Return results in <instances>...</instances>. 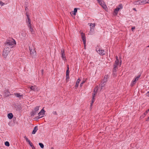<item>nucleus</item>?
I'll list each match as a JSON object with an SVG mask.
<instances>
[{"label": "nucleus", "mask_w": 149, "mask_h": 149, "mask_svg": "<svg viewBox=\"0 0 149 149\" xmlns=\"http://www.w3.org/2000/svg\"><path fill=\"white\" fill-rule=\"evenodd\" d=\"M149 120V117H148V118L146 119V121H148Z\"/></svg>", "instance_id": "43"}, {"label": "nucleus", "mask_w": 149, "mask_h": 149, "mask_svg": "<svg viewBox=\"0 0 149 149\" xmlns=\"http://www.w3.org/2000/svg\"><path fill=\"white\" fill-rule=\"evenodd\" d=\"M38 130V126H35V127L34 128V129L32 132V134H35Z\"/></svg>", "instance_id": "16"}, {"label": "nucleus", "mask_w": 149, "mask_h": 149, "mask_svg": "<svg viewBox=\"0 0 149 149\" xmlns=\"http://www.w3.org/2000/svg\"><path fill=\"white\" fill-rule=\"evenodd\" d=\"M44 108L41 110V111L38 113V115L40 116H43V115L44 114L45 111L43 109Z\"/></svg>", "instance_id": "14"}, {"label": "nucleus", "mask_w": 149, "mask_h": 149, "mask_svg": "<svg viewBox=\"0 0 149 149\" xmlns=\"http://www.w3.org/2000/svg\"><path fill=\"white\" fill-rule=\"evenodd\" d=\"M69 71L68 70H66V75H69Z\"/></svg>", "instance_id": "37"}, {"label": "nucleus", "mask_w": 149, "mask_h": 149, "mask_svg": "<svg viewBox=\"0 0 149 149\" xmlns=\"http://www.w3.org/2000/svg\"><path fill=\"white\" fill-rule=\"evenodd\" d=\"M81 81V80L79 78L77 80L76 84L75 86V88H77L79 86V83L80 81Z\"/></svg>", "instance_id": "18"}, {"label": "nucleus", "mask_w": 149, "mask_h": 149, "mask_svg": "<svg viewBox=\"0 0 149 149\" xmlns=\"http://www.w3.org/2000/svg\"><path fill=\"white\" fill-rule=\"evenodd\" d=\"M5 145L6 146L8 147L10 146V144L8 141H6L5 143Z\"/></svg>", "instance_id": "25"}, {"label": "nucleus", "mask_w": 149, "mask_h": 149, "mask_svg": "<svg viewBox=\"0 0 149 149\" xmlns=\"http://www.w3.org/2000/svg\"><path fill=\"white\" fill-rule=\"evenodd\" d=\"M122 63L121 58L120 57L118 58L117 56H116V60L115 61V63L113 65V74H115L116 71L118 69V66H120Z\"/></svg>", "instance_id": "1"}, {"label": "nucleus", "mask_w": 149, "mask_h": 149, "mask_svg": "<svg viewBox=\"0 0 149 149\" xmlns=\"http://www.w3.org/2000/svg\"><path fill=\"white\" fill-rule=\"evenodd\" d=\"M140 76V75H138L132 80V83H131V86H132L135 84L136 81L138 80Z\"/></svg>", "instance_id": "7"}, {"label": "nucleus", "mask_w": 149, "mask_h": 149, "mask_svg": "<svg viewBox=\"0 0 149 149\" xmlns=\"http://www.w3.org/2000/svg\"><path fill=\"white\" fill-rule=\"evenodd\" d=\"M10 50V49L8 47L6 48L5 49L3 53V55L4 57H6L7 56L9 53Z\"/></svg>", "instance_id": "3"}, {"label": "nucleus", "mask_w": 149, "mask_h": 149, "mask_svg": "<svg viewBox=\"0 0 149 149\" xmlns=\"http://www.w3.org/2000/svg\"><path fill=\"white\" fill-rule=\"evenodd\" d=\"M147 3L146 0H138L134 3V4H144Z\"/></svg>", "instance_id": "5"}, {"label": "nucleus", "mask_w": 149, "mask_h": 149, "mask_svg": "<svg viewBox=\"0 0 149 149\" xmlns=\"http://www.w3.org/2000/svg\"><path fill=\"white\" fill-rule=\"evenodd\" d=\"M7 91V92H8V91Z\"/></svg>", "instance_id": "52"}, {"label": "nucleus", "mask_w": 149, "mask_h": 149, "mask_svg": "<svg viewBox=\"0 0 149 149\" xmlns=\"http://www.w3.org/2000/svg\"><path fill=\"white\" fill-rule=\"evenodd\" d=\"M40 107V106H37L34 108V110L31 113V116H33L36 114L38 112Z\"/></svg>", "instance_id": "4"}, {"label": "nucleus", "mask_w": 149, "mask_h": 149, "mask_svg": "<svg viewBox=\"0 0 149 149\" xmlns=\"http://www.w3.org/2000/svg\"><path fill=\"white\" fill-rule=\"evenodd\" d=\"M25 10H26L27 9V7H25Z\"/></svg>", "instance_id": "47"}, {"label": "nucleus", "mask_w": 149, "mask_h": 149, "mask_svg": "<svg viewBox=\"0 0 149 149\" xmlns=\"http://www.w3.org/2000/svg\"><path fill=\"white\" fill-rule=\"evenodd\" d=\"M94 29L93 28L91 27H90V31H94Z\"/></svg>", "instance_id": "38"}, {"label": "nucleus", "mask_w": 149, "mask_h": 149, "mask_svg": "<svg viewBox=\"0 0 149 149\" xmlns=\"http://www.w3.org/2000/svg\"><path fill=\"white\" fill-rule=\"evenodd\" d=\"M8 117L9 119H12L13 117V115L11 113H10L8 115Z\"/></svg>", "instance_id": "20"}, {"label": "nucleus", "mask_w": 149, "mask_h": 149, "mask_svg": "<svg viewBox=\"0 0 149 149\" xmlns=\"http://www.w3.org/2000/svg\"><path fill=\"white\" fill-rule=\"evenodd\" d=\"M98 1H100V0H97Z\"/></svg>", "instance_id": "50"}, {"label": "nucleus", "mask_w": 149, "mask_h": 149, "mask_svg": "<svg viewBox=\"0 0 149 149\" xmlns=\"http://www.w3.org/2000/svg\"><path fill=\"white\" fill-rule=\"evenodd\" d=\"M15 95L17 97H20L22 96V95H20L19 93H15Z\"/></svg>", "instance_id": "23"}, {"label": "nucleus", "mask_w": 149, "mask_h": 149, "mask_svg": "<svg viewBox=\"0 0 149 149\" xmlns=\"http://www.w3.org/2000/svg\"><path fill=\"white\" fill-rule=\"evenodd\" d=\"M28 143L30 145V146L32 147V148H33V146H33V144L31 142V141H30L29 142H28Z\"/></svg>", "instance_id": "28"}, {"label": "nucleus", "mask_w": 149, "mask_h": 149, "mask_svg": "<svg viewBox=\"0 0 149 149\" xmlns=\"http://www.w3.org/2000/svg\"><path fill=\"white\" fill-rule=\"evenodd\" d=\"M149 111V109L148 110H147L146 111V112L147 113Z\"/></svg>", "instance_id": "44"}, {"label": "nucleus", "mask_w": 149, "mask_h": 149, "mask_svg": "<svg viewBox=\"0 0 149 149\" xmlns=\"http://www.w3.org/2000/svg\"><path fill=\"white\" fill-rule=\"evenodd\" d=\"M147 3H149V0H146Z\"/></svg>", "instance_id": "46"}, {"label": "nucleus", "mask_w": 149, "mask_h": 149, "mask_svg": "<svg viewBox=\"0 0 149 149\" xmlns=\"http://www.w3.org/2000/svg\"><path fill=\"white\" fill-rule=\"evenodd\" d=\"M77 12V8H74V14L75 15L76 14V13Z\"/></svg>", "instance_id": "29"}, {"label": "nucleus", "mask_w": 149, "mask_h": 149, "mask_svg": "<svg viewBox=\"0 0 149 149\" xmlns=\"http://www.w3.org/2000/svg\"><path fill=\"white\" fill-rule=\"evenodd\" d=\"M0 4L1 5V6H3L4 5H5V3H3L1 1H0Z\"/></svg>", "instance_id": "35"}, {"label": "nucleus", "mask_w": 149, "mask_h": 149, "mask_svg": "<svg viewBox=\"0 0 149 149\" xmlns=\"http://www.w3.org/2000/svg\"><path fill=\"white\" fill-rule=\"evenodd\" d=\"M96 50L100 55L103 56L105 54V52L104 49H99L98 50L96 49Z\"/></svg>", "instance_id": "8"}, {"label": "nucleus", "mask_w": 149, "mask_h": 149, "mask_svg": "<svg viewBox=\"0 0 149 149\" xmlns=\"http://www.w3.org/2000/svg\"><path fill=\"white\" fill-rule=\"evenodd\" d=\"M120 9L119 8L117 7L116 8L114 9L113 14L116 15H117L118 14V12L119 11Z\"/></svg>", "instance_id": "17"}, {"label": "nucleus", "mask_w": 149, "mask_h": 149, "mask_svg": "<svg viewBox=\"0 0 149 149\" xmlns=\"http://www.w3.org/2000/svg\"><path fill=\"white\" fill-rule=\"evenodd\" d=\"M147 113L145 112L143 113V115H142L141 117L140 118H143L145 117V116L147 115Z\"/></svg>", "instance_id": "26"}, {"label": "nucleus", "mask_w": 149, "mask_h": 149, "mask_svg": "<svg viewBox=\"0 0 149 149\" xmlns=\"http://www.w3.org/2000/svg\"><path fill=\"white\" fill-rule=\"evenodd\" d=\"M135 29V27H133L132 28V31H133Z\"/></svg>", "instance_id": "40"}, {"label": "nucleus", "mask_w": 149, "mask_h": 149, "mask_svg": "<svg viewBox=\"0 0 149 149\" xmlns=\"http://www.w3.org/2000/svg\"><path fill=\"white\" fill-rule=\"evenodd\" d=\"M28 27L29 28L30 32L31 33H33L34 32V30L33 29V28L31 26V25L30 26H28Z\"/></svg>", "instance_id": "21"}, {"label": "nucleus", "mask_w": 149, "mask_h": 149, "mask_svg": "<svg viewBox=\"0 0 149 149\" xmlns=\"http://www.w3.org/2000/svg\"><path fill=\"white\" fill-rule=\"evenodd\" d=\"M147 47H149V45L148 46H147Z\"/></svg>", "instance_id": "51"}, {"label": "nucleus", "mask_w": 149, "mask_h": 149, "mask_svg": "<svg viewBox=\"0 0 149 149\" xmlns=\"http://www.w3.org/2000/svg\"><path fill=\"white\" fill-rule=\"evenodd\" d=\"M26 16L27 17V19H28V18H29V16L27 14V12L26 13Z\"/></svg>", "instance_id": "39"}, {"label": "nucleus", "mask_w": 149, "mask_h": 149, "mask_svg": "<svg viewBox=\"0 0 149 149\" xmlns=\"http://www.w3.org/2000/svg\"><path fill=\"white\" fill-rule=\"evenodd\" d=\"M39 146H40V147L41 148H44V145L43 144H42V143H39Z\"/></svg>", "instance_id": "27"}, {"label": "nucleus", "mask_w": 149, "mask_h": 149, "mask_svg": "<svg viewBox=\"0 0 149 149\" xmlns=\"http://www.w3.org/2000/svg\"><path fill=\"white\" fill-rule=\"evenodd\" d=\"M85 81H83L80 84V87H81L83 86V84L84 83Z\"/></svg>", "instance_id": "34"}, {"label": "nucleus", "mask_w": 149, "mask_h": 149, "mask_svg": "<svg viewBox=\"0 0 149 149\" xmlns=\"http://www.w3.org/2000/svg\"><path fill=\"white\" fill-rule=\"evenodd\" d=\"M148 93H149V92H148Z\"/></svg>", "instance_id": "53"}, {"label": "nucleus", "mask_w": 149, "mask_h": 149, "mask_svg": "<svg viewBox=\"0 0 149 149\" xmlns=\"http://www.w3.org/2000/svg\"><path fill=\"white\" fill-rule=\"evenodd\" d=\"M51 149H54L53 147H52Z\"/></svg>", "instance_id": "49"}, {"label": "nucleus", "mask_w": 149, "mask_h": 149, "mask_svg": "<svg viewBox=\"0 0 149 149\" xmlns=\"http://www.w3.org/2000/svg\"><path fill=\"white\" fill-rule=\"evenodd\" d=\"M133 10H135V11H137V10H136V9L135 8H133Z\"/></svg>", "instance_id": "45"}, {"label": "nucleus", "mask_w": 149, "mask_h": 149, "mask_svg": "<svg viewBox=\"0 0 149 149\" xmlns=\"http://www.w3.org/2000/svg\"><path fill=\"white\" fill-rule=\"evenodd\" d=\"M32 149H36L35 148L34 146H33V148H32Z\"/></svg>", "instance_id": "48"}, {"label": "nucleus", "mask_w": 149, "mask_h": 149, "mask_svg": "<svg viewBox=\"0 0 149 149\" xmlns=\"http://www.w3.org/2000/svg\"><path fill=\"white\" fill-rule=\"evenodd\" d=\"M105 85V83L103 82L102 81L101 84L100 86V91L103 90L104 89V86Z\"/></svg>", "instance_id": "12"}, {"label": "nucleus", "mask_w": 149, "mask_h": 149, "mask_svg": "<svg viewBox=\"0 0 149 149\" xmlns=\"http://www.w3.org/2000/svg\"><path fill=\"white\" fill-rule=\"evenodd\" d=\"M117 7L119 8L120 9H121L123 8V6L122 5V4H119L118 7Z\"/></svg>", "instance_id": "30"}, {"label": "nucleus", "mask_w": 149, "mask_h": 149, "mask_svg": "<svg viewBox=\"0 0 149 149\" xmlns=\"http://www.w3.org/2000/svg\"><path fill=\"white\" fill-rule=\"evenodd\" d=\"M61 54H65V51L64 49L61 50Z\"/></svg>", "instance_id": "36"}, {"label": "nucleus", "mask_w": 149, "mask_h": 149, "mask_svg": "<svg viewBox=\"0 0 149 149\" xmlns=\"http://www.w3.org/2000/svg\"><path fill=\"white\" fill-rule=\"evenodd\" d=\"M26 22L27 24V25L28 26H30L31 25V21L30 18H28L26 20Z\"/></svg>", "instance_id": "19"}, {"label": "nucleus", "mask_w": 149, "mask_h": 149, "mask_svg": "<svg viewBox=\"0 0 149 149\" xmlns=\"http://www.w3.org/2000/svg\"><path fill=\"white\" fill-rule=\"evenodd\" d=\"M98 89V88L97 86L94 88V91L93 93L92 97V104H91V106L92 105V103H93L94 102V97H95V94H96L97 93Z\"/></svg>", "instance_id": "6"}, {"label": "nucleus", "mask_w": 149, "mask_h": 149, "mask_svg": "<svg viewBox=\"0 0 149 149\" xmlns=\"http://www.w3.org/2000/svg\"><path fill=\"white\" fill-rule=\"evenodd\" d=\"M15 44L16 42L15 40H14L12 39L7 40L5 44L6 47L9 46L11 48L13 47L14 45Z\"/></svg>", "instance_id": "2"}, {"label": "nucleus", "mask_w": 149, "mask_h": 149, "mask_svg": "<svg viewBox=\"0 0 149 149\" xmlns=\"http://www.w3.org/2000/svg\"><path fill=\"white\" fill-rule=\"evenodd\" d=\"M24 139H25V140H26V141L27 142H29V141H30V140H29L28 139V138H27V137H26V136H25V137H24Z\"/></svg>", "instance_id": "33"}, {"label": "nucleus", "mask_w": 149, "mask_h": 149, "mask_svg": "<svg viewBox=\"0 0 149 149\" xmlns=\"http://www.w3.org/2000/svg\"><path fill=\"white\" fill-rule=\"evenodd\" d=\"M29 49L31 54L32 55H34L35 54L36 51L33 47L32 46L30 47V46H29Z\"/></svg>", "instance_id": "9"}, {"label": "nucleus", "mask_w": 149, "mask_h": 149, "mask_svg": "<svg viewBox=\"0 0 149 149\" xmlns=\"http://www.w3.org/2000/svg\"><path fill=\"white\" fill-rule=\"evenodd\" d=\"M43 116H40L39 115V116H37L36 117V118L37 120L38 119H40V118H42Z\"/></svg>", "instance_id": "31"}, {"label": "nucleus", "mask_w": 149, "mask_h": 149, "mask_svg": "<svg viewBox=\"0 0 149 149\" xmlns=\"http://www.w3.org/2000/svg\"><path fill=\"white\" fill-rule=\"evenodd\" d=\"M69 65H67V70H68V71H69Z\"/></svg>", "instance_id": "42"}, {"label": "nucleus", "mask_w": 149, "mask_h": 149, "mask_svg": "<svg viewBox=\"0 0 149 149\" xmlns=\"http://www.w3.org/2000/svg\"><path fill=\"white\" fill-rule=\"evenodd\" d=\"M61 57H62V58L64 61L66 60V57L65 56V54H61Z\"/></svg>", "instance_id": "22"}, {"label": "nucleus", "mask_w": 149, "mask_h": 149, "mask_svg": "<svg viewBox=\"0 0 149 149\" xmlns=\"http://www.w3.org/2000/svg\"><path fill=\"white\" fill-rule=\"evenodd\" d=\"M81 36L82 40H83L84 44V46L85 47L86 43V39L85 35L84 33H81Z\"/></svg>", "instance_id": "10"}, {"label": "nucleus", "mask_w": 149, "mask_h": 149, "mask_svg": "<svg viewBox=\"0 0 149 149\" xmlns=\"http://www.w3.org/2000/svg\"><path fill=\"white\" fill-rule=\"evenodd\" d=\"M108 78V75H105L104 77V78L103 80H102V81L103 82L106 83L107 81Z\"/></svg>", "instance_id": "15"}, {"label": "nucleus", "mask_w": 149, "mask_h": 149, "mask_svg": "<svg viewBox=\"0 0 149 149\" xmlns=\"http://www.w3.org/2000/svg\"><path fill=\"white\" fill-rule=\"evenodd\" d=\"M37 88L36 86L34 85L30 87V89L34 91H36Z\"/></svg>", "instance_id": "13"}, {"label": "nucleus", "mask_w": 149, "mask_h": 149, "mask_svg": "<svg viewBox=\"0 0 149 149\" xmlns=\"http://www.w3.org/2000/svg\"><path fill=\"white\" fill-rule=\"evenodd\" d=\"M90 26H91V27L94 29L95 26V23H91L90 24Z\"/></svg>", "instance_id": "24"}, {"label": "nucleus", "mask_w": 149, "mask_h": 149, "mask_svg": "<svg viewBox=\"0 0 149 149\" xmlns=\"http://www.w3.org/2000/svg\"><path fill=\"white\" fill-rule=\"evenodd\" d=\"M53 114H55V115H57V113L56 112V111H54L53 112Z\"/></svg>", "instance_id": "41"}, {"label": "nucleus", "mask_w": 149, "mask_h": 149, "mask_svg": "<svg viewBox=\"0 0 149 149\" xmlns=\"http://www.w3.org/2000/svg\"><path fill=\"white\" fill-rule=\"evenodd\" d=\"M98 2L99 4L102 6L103 8L105 9L106 8V6L104 4V2L103 1L100 0Z\"/></svg>", "instance_id": "11"}, {"label": "nucleus", "mask_w": 149, "mask_h": 149, "mask_svg": "<svg viewBox=\"0 0 149 149\" xmlns=\"http://www.w3.org/2000/svg\"><path fill=\"white\" fill-rule=\"evenodd\" d=\"M66 80L67 81H68V80L70 78L69 77V75H66Z\"/></svg>", "instance_id": "32"}]
</instances>
